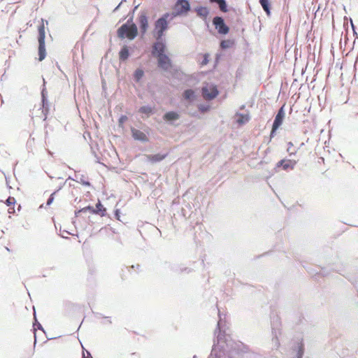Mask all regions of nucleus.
<instances>
[{"mask_svg": "<svg viewBox=\"0 0 358 358\" xmlns=\"http://www.w3.org/2000/svg\"><path fill=\"white\" fill-rule=\"evenodd\" d=\"M219 317L217 329L221 331L222 317L220 313ZM241 343L235 341L230 335H222L220 332L208 358H236L241 350Z\"/></svg>", "mask_w": 358, "mask_h": 358, "instance_id": "obj_1", "label": "nucleus"}, {"mask_svg": "<svg viewBox=\"0 0 358 358\" xmlns=\"http://www.w3.org/2000/svg\"><path fill=\"white\" fill-rule=\"evenodd\" d=\"M129 19L127 22L123 24L117 29V36L120 38H127L129 40L134 39L138 35V28L135 23H134L133 13H129Z\"/></svg>", "mask_w": 358, "mask_h": 358, "instance_id": "obj_2", "label": "nucleus"}, {"mask_svg": "<svg viewBox=\"0 0 358 358\" xmlns=\"http://www.w3.org/2000/svg\"><path fill=\"white\" fill-rule=\"evenodd\" d=\"M170 17H171V13H165L155 22L152 36L156 40L163 38L165 31L169 29Z\"/></svg>", "mask_w": 358, "mask_h": 358, "instance_id": "obj_3", "label": "nucleus"}, {"mask_svg": "<svg viewBox=\"0 0 358 358\" xmlns=\"http://www.w3.org/2000/svg\"><path fill=\"white\" fill-rule=\"evenodd\" d=\"M42 24L38 27V60L43 61L46 56V50L45 45V25H44V20L42 19Z\"/></svg>", "mask_w": 358, "mask_h": 358, "instance_id": "obj_4", "label": "nucleus"}, {"mask_svg": "<svg viewBox=\"0 0 358 358\" xmlns=\"http://www.w3.org/2000/svg\"><path fill=\"white\" fill-rule=\"evenodd\" d=\"M190 9L191 6L188 0H177L174 6V11L171 13V17H170V20L176 16L188 13Z\"/></svg>", "mask_w": 358, "mask_h": 358, "instance_id": "obj_5", "label": "nucleus"}, {"mask_svg": "<svg viewBox=\"0 0 358 358\" xmlns=\"http://www.w3.org/2000/svg\"><path fill=\"white\" fill-rule=\"evenodd\" d=\"M304 354V345L303 341L298 340L292 346L289 358H302Z\"/></svg>", "mask_w": 358, "mask_h": 358, "instance_id": "obj_6", "label": "nucleus"}, {"mask_svg": "<svg viewBox=\"0 0 358 358\" xmlns=\"http://www.w3.org/2000/svg\"><path fill=\"white\" fill-rule=\"evenodd\" d=\"M213 24L219 34L225 35L229 33V27L225 24L222 17L215 16L213 20Z\"/></svg>", "mask_w": 358, "mask_h": 358, "instance_id": "obj_7", "label": "nucleus"}, {"mask_svg": "<svg viewBox=\"0 0 358 358\" xmlns=\"http://www.w3.org/2000/svg\"><path fill=\"white\" fill-rule=\"evenodd\" d=\"M138 23L142 36H144L148 29V16L147 11L142 10L138 16Z\"/></svg>", "mask_w": 358, "mask_h": 358, "instance_id": "obj_8", "label": "nucleus"}, {"mask_svg": "<svg viewBox=\"0 0 358 358\" xmlns=\"http://www.w3.org/2000/svg\"><path fill=\"white\" fill-rule=\"evenodd\" d=\"M166 50V44L163 41V38L156 40L152 45V54L154 57H157L164 55Z\"/></svg>", "mask_w": 358, "mask_h": 358, "instance_id": "obj_9", "label": "nucleus"}, {"mask_svg": "<svg viewBox=\"0 0 358 358\" xmlns=\"http://www.w3.org/2000/svg\"><path fill=\"white\" fill-rule=\"evenodd\" d=\"M202 95L206 100H213L218 95V90L216 86L212 85L202 88Z\"/></svg>", "mask_w": 358, "mask_h": 358, "instance_id": "obj_10", "label": "nucleus"}, {"mask_svg": "<svg viewBox=\"0 0 358 358\" xmlns=\"http://www.w3.org/2000/svg\"><path fill=\"white\" fill-rule=\"evenodd\" d=\"M157 58L158 67L164 71H168L172 64L170 58L166 55L157 57Z\"/></svg>", "mask_w": 358, "mask_h": 358, "instance_id": "obj_11", "label": "nucleus"}, {"mask_svg": "<svg viewBox=\"0 0 358 358\" xmlns=\"http://www.w3.org/2000/svg\"><path fill=\"white\" fill-rule=\"evenodd\" d=\"M297 162L294 159H283L280 160L276 164V168L282 167V169L287 171L289 169L293 170Z\"/></svg>", "mask_w": 358, "mask_h": 358, "instance_id": "obj_12", "label": "nucleus"}, {"mask_svg": "<svg viewBox=\"0 0 358 358\" xmlns=\"http://www.w3.org/2000/svg\"><path fill=\"white\" fill-rule=\"evenodd\" d=\"M285 106H282L278 111L273 126H274L275 129H278L282 124L283 120L285 118V113L284 109Z\"/></svg>", "mask_w": 358, "mask_h": 358, "instance_id": "obj_13", "label": "nucleus"}, {"mask_svg": "<svg viewBox=\"0 0 358 358\" xmlns=\"http://www.w3.org/2000/svg\"><path fill=\"white\" fill-rule=\"evenodd\" d=\"M131 131L132 137L135 140L143 142V143L148 141V138L147 137L145 134H144L143 131H141L138 129H136L135 128H131Z\"/></svg>", "mask_w": 358, "mask_h": 358, "instance_id": "obj_14", "label": "nucleus"}, {"mask_svg": "<svg viewBox=\"0 0 358 358\" xmlns=\"http://www.w3.org/2000/svg\"><path fill=\"white\" fill-rule=\"evenodd\" d=\"M198 17H201L203 20L206 21L209 13L210 10L206 6H196L194 8Z\"/></svg>", "mask_w": 358, "mask_h": 358, "instance_id": "obj_15", "label": "nucleus"}, {"mask_svg": "<svg viewBox=\"0 0 358 358\" xmlns=\"http://www.w3.org/2000/svg\"><path fill=\"white\" fill-rule=\"evenodd\" d=\"M168 155V153H157L155 155H148L146 156L148 161L150 162L152 164H155L159 162L164 159Z\"/></svg>", "mask_w": 358, "mask_h": 358, "instance_id": "obj_16", "label": "nucleus"}, {"mask_svg": "<svg viewBox=\"0 0 358 358\" xmlns=\"http://www.w3.org/2000/svg\"><path fill=\"white\" fill-rule=\"evenodd\" d=\"M210 3L216 4L219 9L223 12L227 13L228 11L227 3L226 0H208Z\"/></svg>", "mask_w": 358, "mask_h": 358, "instance_id": "obj_17", "label": "nucleus"}, {"mask_svg": "<svg viewBox=\"0 0 358 358\" xmlns=\"http://www.w3.org/2000/svg\"><path fill=\"white\" fill-rule=\"evenodd\" d=\"M41 98H42V106H43V111L42 113L46 115L47 112L49 110L48 106V101L47 99V92L45 89H43L41 92Z\"/></svg>", "mask_w": 358, "mask_h": 358, "instance_id": "obj_18", "label": "nucleus"}, {"mask_svg": "<svg viewBox=\"0 0 358 358\" xmlns=\"http://www.w3.org/2000/svg\"><path fill=\"white\" fill-rule=\"evenodd\" d=\"M274 322L272 324V335H273V345L275 348H278L280 345V343L278 341V335L280 334V329L276 327H273Z\"/></svg>", "mask_w": 358, "mask_h": 358, "instance_id": "obj_19", "label": "nucleus"}, {"mask_svg": "<svg viewBox=\"0 0 358 358\" xmlns=\"http://www.w3.org/2000/svg\"><path fill=\"white\" fill-rule=\"evenodd\" d=\"M170 268L171 271H173V272H176V273H183V272L189 273V272H191L190 268L185 267L184 266H182V265H176V264L170 265Z\"/></svg>", "mask_w": 358, "mask_h": 358, "instance_id": "obj_20", "label": "nucleus"}, {"mask_svg": "<svg viewBox=\"0 0 358 358\" xmlns=\"http://www.w3.org/2000/svg\"><path fill=\"white\" fill-rule=\"evenodd\" d=\"M129 57V48L127 45H124L120 52H119V58L120 61H125L127 60Z\"/></svg>", "mask_w": 358, "mask_h": 358, "instance_id": "obj_21", "label": "nucleus"}, {"mask_svg": "<svg viewBox=\"0 0 358 358\" xmlns=\"http://www.w3.org/2000/svg\"><path fill=\"white\" fill-rule=\"evenodd\" d=\"M180 117V115L174 111H169L164 114V119L166 121H175L178 120Z\"/></svg>", "mask_w": 358, "mask_h": 358, "instance_id": "obj_22", "label": "nucleus"}, {"mask_svg": "<svg viewBox=\"0 0 358 358\" xmlns=\"http://www.w3.org/2000/svg\"><path fill=\"white\" fill-rule=\"evenodd\" d=\"M182 96L185 100L192 101L195 98L194 92L192 89L185 90L182 93Z\"/></svg>", "mask_w": 358, "mask_h": 358, "instance_id": "obj_23", "label": "nucleus"}, {"mask_svg": "<svg viewBox=\"0 0 358 358\" xmlns=\"http://www.w3.org/2000/svg\"><path fill=\"white\" fill-rule=\"evenodd\" d=\"M236 116L238 117L236 120V122L239 124H244L250 120V116L248 114L236 113Z\"/></svg>", "mask_w": 358, "mask_h": 358, "instance_id": "obj_24", "label": "nucleus"}, {"mask_svg": "<svg viewBox=\"0 0 358 358\" xmlns=\"http://www.w3.org/2000/svg\"><path fill=\"white\" fill-rule=\"evenodd\" d=\"M95 214H99L101 216H104L106 209L103 206L101 201H99L98 203L96 204V208H94Z\"/></svg>", "mask_w": 358, "mask_h": 358, "instance_id": "obj_25", "label": "nucleus"}, {"mask_svg": "<svg viewBox=\"0 0 358 358\" xmlns=\"http://www.w3.org/2000/svg\"><path fill=\"white\" fill-rule=\"evenodd\" d=\"M259 3L266 14L270 15V0H259Z\"/></svg>", "mask_w": 358, "mask_h": 358, "instance_id": "obj_26", "label": "nucleus"}, {"mask_svg": "<svg viewBox=\"0 0 358 358\" xmlns=\"http://www.w3.org/2000/svg\"><path fill=\"white\" fill-rule=\"evenodd\" d=\"M144 75V72L141 69H137L134 73V79L136 83H138Z\"/></svg>", "mask_w": 358, "mask_h": 358, "instance_id": "obj_27", "label": "nucleus"}, {"mask_svg": "<svg viewBox=\"0 0 358 358\" xmlns=\"http://www.w3.org/2000/svg\"><path fill=\"white\" fill-rule=\"evenodd\" d=\"M139 113L145 114L148 116H149L150 114L153 113V109L151 106H143L139 108Z\"/></svg>", "mask_w": 358, "mask_h": 358, "instance_id": "obj_28", "label": "nucleus"}, {"mask_svg": "<svg viewBox=\"0 0 358 358\" xmlns=\"http://www.w3.org/2000/svg\"><path fill=\"white\" fill-rule=\"evenodd\" d=\"M76 181L78 182L81 183L82 185L85 186H90V182L85 180V176L83 175H76Z\"/></svg>", "mask_w": 358, "mask_h": 358, "instance_id": "obj_29", "label": "nucleus"}, {"mask_svg": "<svg viewBox=\"0 0 358 358\" xmlns=\"http://www.w3.org/2000/svg\"><path fill=\"white\" fill-rule=\"evenodd\" d=\"M87 211H89L90 213H91L92 214H95L94 208L91 206H88L87 207L81 208L78 211H76L75 215H76V216H78L79 213H86Z\"/></svg>", "mask_w": 358, "mask_h": 358, "instance_id": "obj_30", "label": "nucleus"}, {"mask_svg": "<svg viewBox=\"0 0 358 358\" xmlns=\"http://www.w3.org/2000/svg\"><path fill=\"white\" fill-rule=\"evenodd\" d=\"M234 44V41L231 40H223L220 43V48L222 49H227L231 48Z\"/></svg>", "mask_w": 358, "mask_h": 358, "instance_id": "obj_31", "label": "nucleus"}, {"mask_svg": "<svg viewBox=\"0 0 358 358\" xmlns=\"http://www.w3.org/2000/svg\"><path fill=\"white\" fill-rule=\"evenodd\" d=\"M15 203V199L14 197H8L6 201V203L8 206H13Z\"/></svg>", "mask_w": 358, "mask_h": 358, "instance_id": "obj_32", "label": "nucleus"}, {"mask_svg": "<svg viewBox=\"0 0 358 358\" xmlns=\"http://www.w3.org/2000/svg\"><path fill=\"white\" fill-rule=\"evenodd\" d=\"M55 194V192H53L52 194H50V196L48 199L47 202H46V205L47 206H50L53 202V201H54V194Z\"/></svg>", "mask_w": 358, "mask_h": 358, "instance_id": "obj_33", "label": "nucleus"}, {"mask_svg": "<svg viewBox=\"0 0 358 358\" xmlns=\"http://www.w3.org/2000/svg\"><path fill=\"white\" fill-rule=\"evenodd\" d=\"M33 326H34V329H35V328H36V327H37V329H41V330H42V331L44 332V329H43V328L42 325H41V324L37 321V320H36V319H35V322L34 323V325H33Z\"/></svg>", "mask_w": 358, "mask_h": 358, "instance_id": "obj_34", "label": "nucleus"}, {"mask_svg": "<svg viewBox=\"0 0 358 358\" xmlns=\"http://www.w3.org/2000/svg\"><path fill=\"white\" fill-rule=\"evenodd\" d=\"M277 129H275L274 126L272 125V129H271V134H270V140H269V141H271V140L275 136Z\"/></svg>", "mask_w": 358, "mask_h": 358, "instance_id": "obj_35", "label": "nucleus"}, {"mask_svg": "<svg viewBox=\"0 0 358 358\" xmlns=\"http://www.w3.org/2000/svg\"><path fill=\"white\" fill-rule=\"evenodd\" d=\"M83 358H92L90 352L86 350L83 352Z\"/></svg>", "mask_w": 358, "mask_h": 358, "instance_id": "obj_36", "label": "nucleus"}, {"mask_svg": "<svg viewBox=\"0 0 358 358\" xmlns=\"http://www.w3.org/2000/svg\"><path fill=\"white\" fill-rule=\"evenodd\" d=\"M293 146V143L292 142L288 143V148H287V152H289V156L294 155V152H290L291 147Z\"/></svg>", "mask_w": 358, "mask_h": 358, "instance_id": "obj_37", "label": "nucleus"}, {"mask_svg": "<svg viewBox=\"0 0 358 358\" xmlns=\"http://www.w3.org/2000/svg\"><path fill=\"white\" fill-rule=\"evenodd\" d=\"M208 54H206V55H204V58H203V61H202V63H201V64H202V65H206V64H207V63L208 62Z\"/></svg>", "mask_w": 358, "mask_h": 358, "instance_id": "obj_38", "label": "nucleus"}, {"mask_svg": "<svg viewBox=\"0 0 358 358\" xmlns=\"http://www.w3.org/2000/svg\"><path fill=\"white\" fill-rule=\"evenodd\" d=\"M140 264H137L136 265H132L129 267V268H132V269H137L138 271L140 269Z\"/></svg>", "mask_w": 358, "mask_h": 358, "instance_id": "obj_39", "label": "nucleus"}, {"mask_svg": "<svg viewBox=\"0 0 358 358\" xmlns=\"http://www.w3.org/2000/svg\"><path fill=\"white\" fill-rule=\"evenodd\" d=\"M10 208L8 210V213L11 214L15 212L14 207L9 206Z\"/></svg>", "mask_w": 358, "mask_h": 358, "instance_id": "obj_40", "label": "nucleus"}, {"mask_svg": "<svg viewBox=\"0 0 358 358\" xmlns=\"http://www.w3.org/2000/svg\"><path fill=\"white\" fill-rule=\"evenodd\" d=\"M121 4H122V2H120V3H119V4H118L115 8V9L113 10V12H116V11L119 9V8L120 7Z\"/></svg>", "mask_w": 358, "mask_h": 358, "instance_id": "obj_41", "label": "nucleus"}, {"mask_svg": "<svg viewBox=\"0 0 358 358\" xmlns=\"http://www.w3.org/2000/svg\"><path fill=\"white\" fill-rule=\"evenodd\" d=\"M119 213H120V210H119L118 209H117V210H115V217H116L117 219H119Z\"/></svg>", "mask_w": 358, "mask_h": 358, "instance_id": "obj_42", "label": "nucleus"}, {"mask_svg": "<svg viewBox=\"0 0 358 358\" xmlns=\"http://www.w3.org/2000/svg\"><path fill=\"white\" fill-rule=\"evenodd\" d=\"M96 317L97 318L103 317L102 316V315H101V313H96Z\"/></svg>", "mask_w": 358, "mask_h": 358, "instance_id": "obj_43", "label": "nucleus"}, {"mask_svg": "<svg viewBox=\"0 0 358 358\" xmlns=\"http://www.w3.org/2000/svg\"><path fill=\"white\" fill-rule=\"evenodd\" d=\"M127 117L125 116H122L120 118V122H122Z\"/></svg>", "mask_w": 358, "mask_h": 358, "instance_id": "obj_44", "label": "nucleus"}, {"mask_svg": "<svg viewBox=\"0 0 358 358\" xmlns=\"http://www.w3.org/2000/svg\"><path fill=\"white\" fill-rule=\"evenodd\" d=\"M0 97H1V106L4 103V101H3L1 95H0Z\"/></svg>", "mask_w": 358, "mask_h": 358, "instance_id": "obj_45", "label": "nucleus"}, {"mask_svg": "<svg viewBox=\"0 0 358 358\" xmlns=\"http://www.w3.org/2000/svg\"><path fill=\"white\" fill-rule=\"evenodd\" d=\"M138 6H136L134 7V8L133 11L131 12V13H133V14L134 13V11L137 9Z\"/></svg>", "mask_w": 358, "mask_h": 358, "instance_id": "obj_46", "label": "nucleus"}, {"mask_svg": "<svg viewBox=\"0 0 358 358\" xmlns=\"http://www.w3.org/2000/svg\"><path fill=\"white\" fill-rule=\"evenodd\" d=\"M200 110H202V111H204V110H207V108H200Z\"/></svg>", "mask_w": 358, "mask_h": 358, "instance_id": "obj_47", "label": "nucleus"}, {"mask_svg": "<svg viewBox=\"0 0 358 358\" xmlns=\"http://www.w3.org/2000/svg\"><path fill=\"white\" fill-rule=\"evenodd\" d=\"M68 180H76V179H74V178H71V176H69V177L68 178Z\"/></svg>", "mask_w": 358, "mask_h": 358, "instance_id": "obj_48", "label": "nucleus"}, {"mask_svg": "<svg viewBox=\"0 0 358 358\" xmlns=\"http://www.w3.org/2000/svg\"><path fill=\"white\" fill-rule=\"evenodd\" d=\"M3 78H5V74H3V75L1 76V80H3Z\"/></svg>", "mask_w": 358, "mask_h": 358, "instance_id": "obj_49", "label": "nucleus"}, {"mask_svg": "<svg viewBox=\"0 0 358 358\" xmlns=\"http://www.w3.org/2000/svg\"><path fill=\"white\" fill-rule=\"evenodd\" d=\"M108 322L109 324H111V320H108Z\"/></svg>", "mask_w": 358, "mask_h": 358, "instance_id": "obj_50", "label": "nucleus"}, {"mask_svg": "<svg viewBox=\"0 0 358 358\" xmlns=\"http://www.w3.org/2000/svg\"><path fill=\"white\" fill-rule=\"evenodd\" d=\"M126 1H127V0H122V1H121V2H122V3L123 2Z\"/></svg>", "mask_w": 358, "mask_h": 358, "instance_id": "obj_51", "label": "nucleus"}, {"mask_svg": "<svg viewBox=\"0 0 358 358\" xmlns=\"http://www.w3.org/2000/svg\"><path fill=\"white\" fill-rule=\"evenodd\" d=\"M275 322H276V324L278 325V320H275Z\"/></svg>", "mask_w": 358, "mask_h": 358, "instance_id": "obj_52", "label": "nucleus"}, {"mask_svg": "<svg viewBox=\"0 0 358 358\" xmlns=\"http://www.w3.org/2000/svg\"><path fill=\"white\" fill-rule=\"evenodd\" d=\"M34 338H35V341H36V336L35 335L34 336Z\"/></svg>", "mask_w": 358, "mask_h": 358, "instance_id": "obj_53", "label": "nucleus"}, {"mask_svg": "<svg viewBox=\"0 0 358 358\" xmlns=\"http://www.w3.org/2000/svg\"><path fill=\"white\" fill-rule=\"evenodd\" d=\"M357 115H358V113H357Z\"/></svg>", "mask_w": 358, "mask_h": 358, "instance_id": "obj_54", "label": "nucleus"}]
</instances>
